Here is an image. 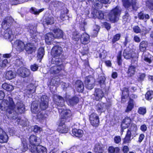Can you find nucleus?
Wrapping results in <instances>:
<instances>
[{
    "mask_svg": "<svg viewBox=\"0 0 153 153\" xmlns=\"http://www.w3.org/2000/svg\"><path fill=\"white\" fill-rule=\"evenodd\" d=\"M1 106L4 107L7 111L10 114V116L13 119L17 118L18 113H22L25 111V106L21 101L19 100L15 107L13 99L9 96L7 97L6 100L3 101Z\"/></svg>",
    "mask_w": 153,
    "mask_h": 153,
    "instance_id": "nucleus-1",
    "label": "nucleus"
},
{
    "mask_svg": "<svg viewBox=\"0 0 153 153\" xmlns=\"http://www.w3.org/2000/svg\"><path fill=\"white\" fill-rule=\"evenodd\" d=\"M62 49L59 46H55L53 47L51 51V54L52 56L51 62L52 64H58L62 62L61 59Z\"/></svg>",
    "mask_w": 153,
    "mask_h": 153,
    "instance_id": "nucleus-2",
    "label": "nucleus"
},
{
    "mask_svg": "<svg viewBox=\"0 0 153 153\" xmlns=\"http://www.w3.org/2000/svg\"><path fill=\"white\" fill-rule=\"evenodd\" d=\"M59 112L60 113L61 117L58 123L59 127L64 126L65 122H68L71 120V111L69 110L64 109L63 108H58Z\"/></svg>",
    "mask_w": 153,
    "mask_h": 153,
    "instance_id": "nucleus-3",
    "label": "nucleus"
},
{
    "mask_svg": "<svg viewBox=\"0 0 153 153\" xmlns=\"http://www.w3.org/2000/svg\"><path fill=\"white\" fill-rule=\"evenodd\" d=\"M121 10L122 9L119 6H117L110 12L108 15V19L113 22L117 21Z\"/></svg>",
    "mask_w": 153,
    "mask_h": 153,
    "instance_id": "nucleus-4",
    "label": "nucleus"
},
{
    "mask_svg": "<svg viewBox=\"0 0 153 153\" xmlns=\"http://www.w3.org/2000/svg\"><path fill=\"white\" fill-rule=\"evenodd\" d=\"M136 131V126L135 125H132L131 128L127 132L125 138L123 140V144H128L130 143L132 138L131 136L133 133L134 134Z\"/></svg>",
    "mask_w": 153,
    "mask_h": 153,
    "instance_id": "nucleus-5",
    "label": "nucleus"
},
{
    "mask_svg": "<svg viewBox=\"0 0 153 153\" xmlns=\"http://www.w3.org/2000/svg\"><path fill=\"white\" fill-rule=\"evenodd\" d=\"M123 5L127 9L131 6L134 10H136L138 8V3L137 0H122Z\"/></svg>",
    "mask_w": 153,
    "mask_h": 153,
    "instance_id": "nucleus-6",
    "label": "nucleus"
},
{
    "mask_svg": "<svg viewBox=\"0 0 153 153\" xmlns=\"http://www.w3.org/2000/svg\"><path fill=\"white\" fill-rule=\"evenodd\" d=\"M36 27L32 25H30L28 26V30L30 32L32 39L35 42L39 40V35L36 32Z\"/></svg>",
    "mask_w": 153,
    "mask_h": 153,
    "instance_id": "nucleus-7",
    "label": "nucleus"
},
{
    "mask_svg": "<svg viewBox=\"0 0 153 153\" xmlns=\"http://www.w3.org/2000/svg\"><path fill=\"white\" fill-rule=\"evenodd\" d=\"M53 64L54 65L51 66L49 71L50 73L51 74H58L64 68L62 62L57 65Z\"/></svg>",
    "mask_w": 153,
    "mask_h": 153,
    "instance_id": "nucleus-8",
    "label": "nucleus"
},
{
    "mask_svg": "<svg viewBox=\"0 0 153 153\" xmlns=\"http://www.w3.org/2000/svg\"><path fill=\"white\" fill-rule=\"evenodd\" d=\"M31 109L33 113L37 114L36 115L38 118H42V115L40 112V108L38 104L35 102H33L31 105Z\"/></svg>",
    "mask_w": 153,
    "mask_h": 153,
    "instance_id": "nucleus-9",
    "label": "nucleus"
},
{
    "mask_svg": "<svg viewBox=\"0 0 153 153\" xmlns=\"http://www.w3.org/2000/svg\"><path fill=\"white\" fill-rule=\"evenodd\" d=\"M13 43L12 42L13 46L16 49L17 51L21 52L24 50L25 44L22 41L17 40L15 41L13 44Z\"/></svg>",
    "mask_w": 153,
    "mask_h": 153,
    "instance_id": "nucleus-10",
    "label": "nucleus"
},
{
    "mask_svg": "<svg viewBox=\"0 0 153 153\" xmlns=\"http://www.w3.org/2000/svg\"><path fill=\"white\" fill-rule=\"evenodd\" d=\"M36 49L35 46L32 43L28 42L25 45L24 50L28 54H32L35 52Z\"/></svg>",
    "mask_w": 153,
    "mask_h": 153,
    "instance_id": "nucleus-11",
    "label": "nucleus"
},
{
    "mask_svg": "<svg viewBox=\"0 0 153 153\" xmlns=\"http://www.w3.org/2000/svg\"><path fill=\"white\" fill-rule=\"evenodd\" d=\"M123 54L124 58L126 59L134 58L136 55V53L134 51L128 48H127L124 50Z\"/></svg>",
    "mask_w": 153,
    "mask_h": 153,
    "instance_id": "nucleus-12",
    "label": "nucleus"
},
{
    "mask_svg": "<svg viewBox=\"0 0 153 153\" xmlns=\"http://www.w3.org/2000/svg\"><path fill=\"white\" fill-rule=\"evenodd\" d=\"M94 79L93 77L89 76L86 77L85 80L86 88L89 90L93 89L94 86Z\"/></svg>",
    "mask_w": 153,
    "mask_h": 153,
    "instance_id": "nucleus-13",
    "label": "nucleus"
},
{
    "mask_svg": "<svg viewBox=\"0 0 153 153\" xmlns=\"http://www.w3.org/2000/svg\"><path fill=\"white\" fill-rule=\"evenodd\" d=\"M53 100L55 103L59 107H62L65 105L64 100L62 97L58 95H54V96Z\"/></svg>",
    "mask_w": 153,
    "mask_h": 153,
    "instance_id": "nucleus-14",
    "label": "nucleus"
},
{
    "mask_svg": "<svg viewBox=\"0 0 153 153\" xmlns=\"http://www.w3.org/2000/svg\"><path fill=\"white\" fill-rule=\"evenodd\" d=\"M89 120L91 124L93 126L98 125L99 120L97 115L94 113L91 114L89 117Z\"/></svg>",
    "mask_w": 153,
    "mask_h": 153,
    "instance_id": "nucleus-15",
    "label": "nucleus"
},
{
    "mask_svg": "<svg viewBox=\"0 0 153 153\" xmlns=\"http://www.w3.org/2000/svg\"><path fill=\"white\" fill-rule=\"evenodd\" d=\"M48 106V97L45 95L42 96L41 99L40 108L42 110L46 109Z\"/></svg>",
    "mask_w": 153,
    "mask_h": 153,
    "instance_id": "nucleus-16",
    "label": "nucleus"
},
{
    "mask_svg": "<svg viewBox=\"0 0 153 153\" xmlns=\"http://www.w3.org/2000/svg\"><path fill=\"white\" fill-rule=\"evenodd\" d=\"M17 71L19 74L23 77H27L30 74V70L24 67L19 68Z\"/></svg>",
    "mask_w": 153,
    "mask_h": 153,
    "instance_id": "nucleus-17",
    "label": "nucleus"
},
{
    "mask_svg": "<svg viewBox=\"0 0 153 153\" xmlns=\"http://www.w3.org/2000/svg\"><path fill=\"white\" fill-rule=\"evenodd\" d=\"M80 40L82 44L84 45L88 44L90 42V36L87 33H84L81 35Z\"/></svg>",
    "mask_w": 153,
    "mask_h": 153,
    "instance_id": "nucleus-18",
    "label": "nucleus"
},
{
    "mask_svg": "<svg viewBox=\"0 0 153 153\" xmlns=\"http://www.w3.org/2000/svg\"><path fill=\"white\" fill-rule=\"evenodd\" d=\"M104 149V146L103 144L98 143L95 145L94 151L95 153H103Z\"/></svg>",
    "mask_w": 153,
    "mask_h": 153,
    "instance_id": "nucleus-19",
    "label": "nucleus"
},
{
    "mask_svg": "<svg viewBox=\"0 0 153 153\" xmlns=\"http://www.w3.org/2000/svg\"><path fill=\"white\" fill-rule=\"evenodd\" d=\"M97 111L99 113L104 112L107 108L106 104L102 102H99L96 106Z\"/></svg>",
    "mask_w": 153,
    "mask_h": 153,
    "instance_id": "nucleus-20",
    "label": "nucleus"
},
{
    "mask_svg": "<svg viewBox=\"0 0 153 153\" xmlns=\"http://www.w3.org/2000/svg\"><path fill=\"white\" fill-rule=\"evenodd\" d=\"M131 122V120L130 117H126L123 121L121 124V128L123 130L128 127Z\"/></svg>",
    "mask_w": 153,
    "mask_h": 153,
    "instance_id": "nucleus-21",
    "label": "nucleus"
},
{
    "mask_svg": "<svg viewBox=\"0 0 153 153\" xmlns=\"http://www.w3.org/2000/svg\"><path fill=\"white\" fill-rule=\"evenodd\" d=\"M75 87L77 91L79 92H82L83 90L84 85L82 82L80 80H78L75 82Z\"/></svg>",
    "mask_w": 153,
    "mask_h": 153,
    "instance_id": "nucleus-22",
    "label": "nucleus"
},
{
    "mask_svg": "<svg viewBox=\"0 0 153 153\" xmlns=\"http://www.w3.org/2000/svg\"><path fill=\"white\" fill-rule=\"evenodd\" d=\"M4 38L6 39H8L11 42L13 38V35L11 30L8 29L5 30L3 35Z\"/></svg>",
    "mask_w": 153,
    "mask_h": 153,
    "instance_id": "nucleus-23",
    "label": "nucleus"
},
{
    "mask_svg": "<svg viewBox=\"0 0 153 153\" xmlns=\"http://www.w3.org/2000/svg\"><path fill=\"white\" fill-rule=\"evenodd\" d=\"M66 101L69 105L73 106L76 104L79 100L77 97H75L72 98H66Z\"/></svg>",
    "mask_w": 153,
    "mask_h": 153,
    "instance_id": "nucleus-24",
    "label": "nucleus"
},
{
    "mask_svg": "<svg viewBox=\"0 0 153 153\" xmlns=\"http://www.w3.org/2000/svg\"><path fill=\"white\" fill-rule=\"evenodd\" d=\"M92 17L95 19L97 18L100 19H103L104 15L103 13L101 11H94L92 12Z\"/></svg>",
    "mask_w": 153,
    "mask_h": 153,
    "instance_id": "nucleus-25",
    "label": "nucleus"
},
{
    "mask_svg": "<svg viewBox=\"0 0 153 153\" xmlns=\"http://www.w3.org/2000/svg\"><path fill=\"white\" fill-rule=\"evenodd\" d=\"M94 95L97 100H99L104 96V93L102 91L99 89H97L95 90Z\"/></svg>",
    "mask_w": 153,
    "mask_h": 153,
    "instance_id": "nucleus-26",
    "label": "nucleus"
},
{
    "mask_svg": "<svg viewBox=\"0 0 153 153\" xmlns=\"http://www.w3.org/2000/svg\"><path fill=\"white\" fill-rule=\"evenodd\" d=\"M8 140V137L6 133L2 130H0V143H6Z\"/></svg>",
    "mask_w": 153,
    "mask_h": 153,
    "instance_id": "nucleus-27",
    "label": "nucleus"
},
{
    "mask_svg": "<svg viewBox=\"0 0 153 153\" xmlns=\"http://www.w3.org/2000/svg\"><path fill=\"white\" fill-rule=\"evenodd\" d=\"M29 140L30 145H37L39 144L40 142L39 138L34 135H31L30 136Z\"/></svg>",
    "mask_w": 153,
    "mask_h": 153,
    "instance_id": "nucleus-28",
    "label": "nucleus"
},
{
    "mask_svg": "<svg viewBox=\"0 0 153 153\" xmlns=\"http://www.w3.org/2000/svg\"><path fill=\"white\" fill-rule=\"evenodd\" d=\"M53 34L51 33H47L45 36V41L46 43L48 45L51 44L54 37Z\"/></svg>",
    "mask_w": 153,
    "mask_h": 153,
    "instance_id": "nucleus-29",
    "label": "nucleus"
},
{
    "mask_svg": "<svg viewBox=\"0 0 153 153\" xmlns=\"http://www.w3.org/2000/svg\"><path fill=\"white\" fill-rule=\"evenodd\" d=\"M151 57V55L150 54L147 52H144L142 55V59L143 61L149 64L152 62Z\"/></svg>",
    "mask_w": 153,
    "mask_h": 153,
    "instance_id": "nucleus-30",
    "label": "nucleus"
},
{
    "mask_svg": "<svg viewBox=\"0 0 153 153\" xmlns=\"http://www.w3.org/2000/svg\"><path fill=\"white\" fill-rule=\"evenodd\" d=\"M134 102L132 99H130L128 103V105L125 110V112L129 113L134 108Z\"/></svg>",
    "mask_w": 153,
    "mask_h": 153,
    "instance_id": "nucleus-31",
    "label": "nucleus"
},
{
    "mask_svg": "<svg viewBox=\"0 0 153 153\" xmlns=\"http://www.w3.org/2000/svg\"><path fill=\"white\" fill-rule=\"evenodd\" d=\"M16 76L15 74L11 71H7L4 74V77L7 79H11Z\"/></svg>",
    "mask_w": 153,
    "mask_h": 153,
    "instance_id": "nucleus-32",
    "label": "nucleus"
},
{
    "mask_svg": "<svg viewBox=\"0 0 153 153\" xmlns=\"http://www.w3.org/2000/svg\"><path fill=\"white\" fill-rule=\"evenodd\" d=\"M10 18L9 17L6 18L4 20L2 23V27L4 29L7 30L10 26V23L9 20Z\"/></svg>",
    "mask_w": 153,
    "mask_h": 153,
    "instance_id": "nucleus-33",
    "label": "nucleus"
},
{
    "mask_svg": "<svg viewBox=\"0 0 153 153\" xmlns=\"http://www.w3.org/2000/svg\"><path fill=\"white\" fill-rule=\"evenodd\" d=\"M54 33L53 35L55 38H60L62 37L63 33L62 31L60 29H57L53 30Z\"/></svg>",
    "mask_w": 153,
    "mask_h": 153,
    "instance_id": "nucleus-34",
    "label": "nucleus"
},
{
    "mask_svg": "<svg viewBox=\"0 0 153 153\" xmlns=\"http://www.w3.org/2000/svg\"><path fill=\"white\" fill-rule=\"evenodd\" d=\"M72 131V134L74 135L79 137H82L83 133L82 130L76 128L73 129Z\"/></svg>",
    "mask_w": 153,
    "mask_h": 153,
    "instance_id": "nucleus-35",
    "label": "nucleus"
},
{
    "mask_svg": "<svg viewBox=\"0 0 153 153\" xmlns=\"http://www.w3.org/2000/svg\"><path fill=\"white\" fill-rule=\"evenodd\" d=\"M136 67L133 65H131L129 66L127 73L130 76H132L134 74Z\"/></svg>",
    "mask_w": 153,
    "mask_h": 153,
    "instance_id": "nucleus-36",
    "label": "nucleus"
},
{
    "mask_svg": "<svg viewBox=\"0 0 153 153\" xmlns=\"http://www.w3.org/2000/svg\"><path fill=\"white\" fill-rule=\"evenodd\" d=\"M148 46V42L146 41H142L139 45V49L140 51H144L146 49Z\"/></svg>",
    "mask_w": 153,
    "mask_h": 153,
    "instance_id": "nucleus-37",
    "label": "nucleus"
},
{
    "mask_svg": "<svg viewBox=\"0 0 153 153\" xmlns=\"http://www.w3.org/2000/svg\"><path fill=\"white\" fill-rule=\"evenodd\" d=\"M2 87L3 89L8 91H12L14 89V87L12 85L6 83L3 84Z\"/></svg>",
    "mask_w": 153,
    "mask_h": 153,
    "instance_id": "nucleus-38",
    "label": "nucleus"
},
{
    "mask_svg": "<svg viewBox=\"0 0 153 153\" xmlns=\"http://www.w3.org/2000/svg\"><path fill=\"white\" fill-rule=\"evenodd\" d=\"M54 19L52 17H48L45 19L43 22L44 24L52 25L54 23Z\"/></svg>",
    "mask_w": 153,
    "mask_h": 153,
    "instance_id": "nucleus-39",
    "label": "nucleus"
},
{
    "mask_svg": "<svg viewBox=\"0 0 153 153\" xmlns=\"http://www.w3.org/2000/svg\"><path fill=\"white\" fill-rule=\"evenodd\" d=\"M37 152L38 153H47V149L45 147L41 146L38 145L37 146Z\"/></svg>",
    "mask_w": 153,
    "mask_h": 153,
    "instance_id": "nucleus-40",
    "label": "nucleus"
},
{
    "mask_svg": "<svg viewBox=\"0 0 153 153\" xmlns=\"http://www.w3.org/2000/svg\"><path fill=\"white\" fill-rule=\"evenodd\" d=\"M123 22L124 23L129 22L130 20L131 17L127 11L125 12V14L123 16Z\"/></svg>",
    "mask_w": 153,
    "mask_h": 153,
    "instance_id": "nucleus-41",
    "label": "nucleus"
},
{
    "mask_svg": "<svg viewBox=\"0 0 153 153\" xmlns=\"http://www.w3.org/2000/svg\"><path fill=\"white\" fill-rule=\"evenodd\" d=\"M45 54L44 49L43 48H39L38 51L37 57L38 58L41 59Z\"/></svg>",
    "mask_w": 153,
    "mask_h": 153,
    "instance_id": "nucleus-42",
    "label": "nucleus"
},
{
    "mask_svg": "<svg viewBox=\"0 0 153 153\" xmlns=\"http://www.w3.org/2000/svg\"><path fill=\"white\" fill-rule=\"evenodd\" d=\"M1 54H0V68L8 66V62L7 59L3 60L1 59Z\"/></svg>",
    "mask_w": 153,
    "mask_h": 153,
    "instance_id": "nucleus-43",
    "label": "nucleus"
},
{
    "mask_svg": "<svg viewBox=\"0 0 153 153\" xmlns=\"http://www.w3.org/2000/svg\"><path fill=\"white\" fill-rule=\"evenodd\" d=\"M22 147L21 148V149L23 152L26 151L28 149L27 143L26 142V140L25 139H23L22 140Z\"/></svg>",
    "mask_w": 153,
    "mask_h": 153,
    "instance_id": "nucleus-44",
    "label": "nucleus"
},
{
    "mask_svg": "<svg viewBox=\"0 0 153 153\" xmlns=\"http://www.w3.org/2000/svg\"><path fill=\"white\" fill-rule=\"evenodd\" d=\"M138 18L140 19L143 20L145 18L146 19H149V16L147 14H144L142 12H140L138 15Z\"/></svg>",
    "mask_w": 153,
    "mask_h": 153,
    "instance_id": "nucleus-45",
    "label": "nucleus"
},
{
    "mask_svg": "<svg viewBox=\"0 0 153 153\" xmlns=\"http://www.w3.org/2000/svg\"><path fill=\"white\" fill-rule=\"evenodd\" d=\"M100 29V27L99 26L95 25L94 27V28L91 33L92 36L94 37L97 36Z\"/></svg>",
    "mask_w": 153,
    "mask_h": 153,
    "instance_id": "nucleus-46",
    "label": "nucleus"
},
{
    "mask_svg": "<svg viewBox=\"0 0 153 153\" xmlns=\"http://www.w3.org/2000/svg\"><path fill=\"white\" fill-rule=\"evenodd\" d=\"M108 151L109 153H117L119 151L120 149L118 147L114 148L113 146H110L108 148Z\"/></svg>",
    "mask_w": 153,
    "mask_h": 153,
    "instance_id": "nucleus-47",
    "label": "nucleus"
},
{
    "mask_svg": "<svg viewBox=\"0 0 153 153\" xmlns=\"http://www.w3.org/2000/svg\"><path fill=\"white\" fill-rule=\"evenodd\" d=\"M68 10L66 8L64 10V14L62 12L60 18L62 20L64 21L66 18H68L67 14L68 13Z\"/></svg>",
    "mask_w": 153,
    "mask_h": 153,
    "instance_id": "nucleus-48",
    "label": "nucleus"
},
{
    "mask_svg": "<svg viewBox=\"0 0 153 153\" xmlns=\"http://www.w3.org/2000/svg\"><path fill=\"white\" fill-rule=\"evenodd\" d=\"M93 4L95 7L98 9L101 8L102 7V4L100 0H94Z\"/></svg>",
    "mask_w": 153,
    "mask_h": 153,
    "instance_id": "nucleus-49",
    "label": "nucleus"
},
{
    "mask_svg": "<svg viewBox=\"0 0 153 153\" xmlns=\"http://www.w3.org/2000/svg\"><path fill=\"white\" fill-rule=\"evenodd\" d=\"M44 10V8L38 10L35 8L32 7L31 10V12L35 14H38L40 13L43 11Z\"/></svg>",
    "mask_w": 153,
    "mask_h": 153,
    "instance_id": "nucleus-50",
    "label": "nucleus"
},
{
    "mask_svg": "<svg viewBox=\"0 0 153 153\" xmlns=\"http://www.w3.org/2000/svg\"><path fill=\"white\" fill-rule=\"evenodd\" d=\"M145 96L147 100H151L153 97V92L152 91H147L146 94Z\"/></svg>",
    "mask_w": 153,
    "mask_h": 153,
    "instance_id": "nucleus-51",
    "label": "nucleus"
},
{
    "mask_svg": "<svg viewBox=\"0 0 153 153\" xmlns=\"http://www.w3.org/2000/svg\"><path fill=\"white\" fill-rule=\"evenodd\" d=\"M105 77L104 76H100L98 79V82L101 86L104 87L105 81Z\"/></svg>",
    "mask_w": 153,
    "mask_h": 153,
    "instance_id": "nucleus-52",
    "label": "nucleus"
},
{
    "mask_svg": "<svg viewBox=\"0 0 153 153\" xmlns=\"http://www.w3.org/2000/svg\"><path fill=\"white\" fill-rule=\"evenodd\" d=\"M122 51L118 52L117 56V60L119 65H120L122 64V60L121 58Z\"/></svg>",
    "mask_w": 153,
    "mask_h": 153,
    "instance_id": "nucleus-53",
    "label": "nucleus"
},
{
    "mask_svg": "<svg viewBox=\"0 0 153 153\" xmlns=\"http://www.w3.org/2000/svg\"><path fill=\"white\" fill-rule=\"evenodd\" d=\"M122 99H125V97H127L129 95V91L128 88H125L122 92Z\"/></svg>",
    "mask_w": 153,
    "mask_h": 153,
    "instance_id": "nucleus-54",
    "label": "nucleus"
},
{
    "mask_svg": "<svg viewBox=\"0 0 153 153\" xmlns=\"http://www.w3.org/2000/svg\"><path fill=\"white\" fill-rule=\"evenodd\" d=\"M58 130L61 133H66L68 131V128L64 126L62 127H59Z\"/></svg>",
    "mask_w": 153,
    "mask_h": 153,
    "instance_id": "nucleus-55",
    "label": "nucleus"
},
{
    "mask_svg": "<svg viewBox=\"0 0 153 153\" xmlns=\"http://www.w3.org/2000/svg\"><path fill=\"white\" fill-rule=\"evenodd\" d=\"M30 150L32 153H36L37 152V149L36 145L30 144Z\"/></svg>",
    "mask_w": 153,
    "mask_h": 153,
    "instance_id": "nucleus-56",
    "label": "nucleus"
},
{
    "mask_svg": "<svg viewBox=\"0 0 153 153\" xmlns=\"http://www.w3.org/2000/svg\"><path fill=\"white\" fill-rule=\"evenodd\" d=\"M120 34H117L115 35L114 36L113 38L112 39L111 42L112 43L114 44L115 43L116 41L119 40L120 37Z\"/></svg>",
    "mask_w": 153,
    "mask_h": 153,
    "instance_id": "nucleus-57",
    "label": "nucleus"
},
{
    "mask_svg": "<svg viewBox=\"0 0 153 153\" xmlns=\"http://www.w3.org/2000/svg\"><path fill=\"white\" fill-rule=\"evenodd\" d=\"M132 59L131 61V65L134 66L136 67H137V55H135L134 58H132Z\"/></svg>",
    "mask_w": 153,
    "mask_h": 153,
    "instance_id": "nucleus-58",
    "label": "nucleus"
},
{
    "mask_svg": "<svg viewBox=\"0 0 153 153\" xmlns=\"http://www.w3.org/2000/svg\"><path fill=\"white\" fill-rule=\"evenodd\" d=\"M138 112L140 114L143 115H144L146 112V108L144 107H141L139 108Z\"/></svg>",
    "mask_w": 153,
    "mask_h": 153,
    "instance_id": "nucleus-59",
    "label": "nucleus"
},
{
    "mask_svg": "<svg viewBox=\"0 0 153 153\" xmlns=\"http://www.w3.org/2000/svg\"><path fill=\"white\" fill-rule=\"evenodd\" d=\"M133 30L134 32L136 33H140L141 32V30L138 26H134L133 27Z\"/></svg>",
    "mask_w": 153,
    "mask_h": 153,
    "instance_id": "nucleus-60",
    "label": "nucleus"
},
{
    "mask_svg": "<svg viewBox=\"0 0 153 153\" xmlns=\"http://www.w3.org/2000/svg\"><path fill=\"white\" fill-rule=\"evenodd\" d=\"M60 79L59 78L52 79L51 80V84L54 85H57L59 83Z\"/></svg>",
    "mask_w": 153,
    "mask_h": 153,
    "instance_id": "nucleus-61",
    "label": "nucleus"
},
{
    "mask_svg": "<svg viewBox=\"0 0 153 153\" xmlns=\"http://www.w3.org/2000/svg\"><path fill=\"white\" fill-rule=\"evenodd\" d=\"M146 6L150 9L153 10V1L151 2L147 1L146 2Z\"/></svg>",
    "mask_w": 153,
    "mask_h": 153,
    "instance_id": "nucleus-62",
    "label": "nucleus"
},
{
    "mask_svg": "<svg viewBox=\"0 0 153 153\" xmlns=\"http://www.w3.org/2000/svg\"><path fill=\"white\" fill-rule=\"evenodd\" d=\"M114 140L116 143H119L121 141V138L120 136H116L114 137Z\"/></svg>",
    "mask_w": 153,
    "mask_h": 153,
    "instance_id": "nucleus-63",
    "label": "nucleus"
},
{
    "mask_svg": "<svg viewBox=\"0 0 153 153\" xmlns=\"http://www.w3.org/2000/svg\"><path fill=\"white\" fill-rule=\"evenodd\" d=\"M41 128L37 126H34L33 129V131L34 132L37 133L38 132H40L41 131Z\"/></svg>",
    "mask_w": 153,
    "mask_h": 153,
    "instance_id": "nucleus-64",
    "label": "nucleus"
}]
</instances>
